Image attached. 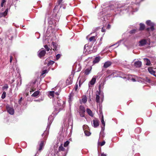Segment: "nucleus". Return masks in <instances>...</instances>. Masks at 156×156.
<instances>
[{"mask_svg": "<svg viewBox=\"0 0 156 156\" xmlns=\"http://www.w3.org/2000/svg\"><path fill=\"white\" fill-rule=\"evenodd\" d=\"M146 23L148 26L151 27L150 28L148 27L145 29L148 32H149L151 31H153L155 29L154 28V26L155 24L154 23L152 22L151 20H148L147 21Z\"/></svg>", "mask_w": 156, "mask_h": 156, "instance_id": "1", "label": "nucleus"}, {"mask_svg": "<svg viewBox=\"0 0 156 156\" xmlns=\"http://www.w3.org/2000/svg\"><path fill=\"white\" fill-rule=\"evenodd\" d=\"M122 74V73L121 72L115 71L109 75L108 77L110 78H114L115 77H117L119 76Z\"/></svg>", "mask_w": 156, "mask_h": 156, "instance_id": "2", "label": "nucleus"}, {"mask_svg": "<svg viewBox=\"0 0 156 156\" xmlns=\"http://www.w3.org/2000/svg\"><path fill=\"white\" fill-rule=\"evenodd\" d=\"M86 110L84 107L81 105L79 107V113L81 117H84L85 116V113Z\"/></svg>", "mask_w": 156, "mask_h": 156, "instance_id": "3", "label": "nucleus"}, {"mask_svg": "<svg viewBox=\"0 0 156 156\" xmlns=\"http://www.w3.org/2000/svg\"><path fill=\"white\" fill-rule=\"evenodd\" d=\"M6 108L7 112L11 115H13L14 113V109L13 108L10 107L9 105H7Z\"/></svg>", "mask_w": 156, "mask_h": 156, "instance_id": "4", "label": "nucleus"}, {"mask_svg": "<svg viewBox=\"0 0 156 156\" xmlns=\"http://www.w3.org/2000/svg\"><path fill=\"white\" fill-rule=\"evenodd\" d=\"M46 54V51L45 50H40L38 51V56L40 58L44 56Z\"/></svg>", "mask_w": 156, "mask_h": 156, "instance_id": "5", "label": "nucleus"}, {"mask_svg": "<svg viewBox=\"0 0 156 156\" xmlns=\"http://www.w3.org/2000/svg\"><path fill=\"white\" fill-rule=\"evenodd\" d=\"M99 92H98V91H97V92H98V94H96V102L97 103H99L100 102V96H99V95H100V90H101V88H100V86H99Z\"/></svg>", "mask_w": 156, "mask_h": 156, "instance_id": "6", "label": "nucleus"}, {"mask_svg": "<svg viewBox=\"0 0 156 156\" xmlns=\"http://www.w3.org/2000/svg\"><path fill=\"white\" fill-rule=\"evenodd\" d=\"M99 120L97 119H95L93 120V123L94 127H97L99 125Z\"/></svg>", "mask_w": 156, "mask_h": 156, "instance_id": "7", "label": "nucleus"}, {"mask_svg": "<svg viewBox=\"0 0 156 156\" xmlns=\"http://www.w3.org/2000/svg\"><path fill=\"white\" fill-rule=\"evenodd\" d=\"M147 41L145 39H142L139 41V46H142L146 44Z\"/></svg>", "mask_w": 156, "mask_h": 156, "instance_id": "8", "label": "nucleus"}, {"mask_svg": "<svg viewBox=\"0 0 156 156\" xmlns=\"http://www.w3.org/2000/svg\"><path fill=\"white\" fill-rule=\"evenodd\" d=\"M134 66L137 68H139L141 66L142 63L141 61H138L135 62Z\"/></svg>", "mask_w": 156, "mask_h": 156, "instance_id": "9", "label": "nucleus"}, {"mask_svg": "<svg viewBox=\"0 0 156 156\" xmlns=\"http://www.w3.org/2000/svg\"><path fill=\"white\" fill-rule=\"evenodd\" d=\"M111 64L112 63L110 62H106L105 63L103 66V67L105 68H107L110 66L111 65Z\"/></svg>", "mask_w": 156, "mask_h": 156, "instance_id": "10", "label": "nucleus"}, {"mask_svg": "<svg viewBox=\"0 0 156 156\" xmlns=\"http://www.w3.org/2000/svg\"><path fill=\"white\" fill-rule=\"evenodd\" d=\"M92 68L90 67L88 68H87L85 69L84 71V74L86 75H88L90 73Z\"/></svg>", "mask_w": 156, "mask_h": 156, "instance_id": "11", "label": "nucleus"}, {"mask_svg": "<svg viewBox=\"0 0 156 156\" xmlns=\"http://www.w3.org/2000/svg\"><path fill=\"white\" fill-rule=\"evenodd\" d=\"M96 81V78L94 77H93L91 80L89 82V84H90V85H94Z\"/></svg>", "mask_w": 156, "mask_h": 156, "instance_id": "12", "label": "nucleus"}, {"mask_svg": "<svg viewBox=\"0 0 156 156\" xmlns=\"http://www.w3.org/2000/svg\"><path fill=\"white\" fill-rule=\"evenodd\" d=\"M145 28V25L142 23H140V28L139 29V30L140 31H142L144 30Z\"/></svg>", "mask_w": 156, "mask_h": 156, "instance_id": "13", "label": "nucleus"}, {"mask_svg": "<svg viewBox=\"0 0 156 156\" xmlns=\"http://www.w3.org/2000/svg\"><path fill=\"white\" fill-rule=\"evenodd\" d=\"M86 112L91 117H93L94 115L91 110L89 108H87L86 109Z\"/></svg>", "mask_w": 156, "mask_h": 156, "instance_id": "14", "label": "nucleus"}, {"mask_svg": "<svg viewBox=\"0 0 156 156\" xmlns=\"http://www.w3.org/2000/svg\"><path fill=\"white\" fill-rule=\"evenodd\" d=\"M100 60V57H96L93 61V64H95L98 63Z\"/></svg>", "mask_w": 156, "mask_h": 156, "instance_id": "15", "label": "nucleus"}, {"mask_svg": "<svg viewBox=\"0 0 156 156\" xmlns=\"http://www.w3.org/2000/svg\"><path fill=\"white\" fill-rule=\"evenodd\" d=\"M52 44L53 46V50L54 51H57V44L55 42L53 41L52 42Z\"/></svg>", "mask_w": 156, "mask_h": 156, "instance_id": "16", "label": "nucleus"}, {"mask_svg": "<svg viewBox=\"0 0 156 156\" xmlns=\"http://www.w3.org/2000/svg\"><path fill=\"white\" fill-rule=\"evenodd\" d=\"M40 91L39 90H38L36 91H35L34 93L31 95L32 97H36L38 96L40 94Z\"/></svg>", "mask_w": 156, "mask_h": 156, "instance_id": "17", "label": "nucleus"}, {"mask_svg": "<svg viewBox=\"0 0 156 156\" xmlns=\"http://www.w3.org/2000/svg\"><path fill=\"white\" fill-rule=\"evenodd\" d=\"M148 71L151 74L154 75V74L155 71H154L152 67H150L148 68Z\"/></svg>", "mask_w": 156, "mask_h": 156, "instance_id": "18", "label": "nucleus"}, {"mask_svg": "<svg viewBox=\"0 0 156 156\" xmlns=\"http://www.w3.org/2000/svg\"><path fill=\"white\" fill-rule=\"evenodd\" d=\"M44 146V142L43 141H41L40 145L39 148L38 149V151H41L42 150L43 147Z\"/></svg>", "mask_w": 156, "mask_h": 156, "instance_id": "19", "label": "nucleus"}, {"mask_svg": "<svg viewBox=\"0 0 156 156\" xmlns=\"http://www.w3.org/2000/svg\"><path fill=\"white\" fill-rule=\"evenodd\" d=\"M82 101L83 103H85L87 101V98L86 95H83L82 97Z\"/></svg>", "mask_w": 156, "mask_h": 156, "instance_id": "20", "label": "nucleus"}, {"mask_svg": "<svg viewBox=\"0 0 156 156\" xmlns=\"http://www.w3.org/2000/svg\"><path fill=\"white\" fill-rule=\"evenodd\" d=\"M96 41V36H92L89 39V41L90 42L93 41V42H95Z\"/></svg>", "mask_w": 156, "mask_h": 156, "instance_id": "21", "label": "nucleus"}, {"mask_svg": "<svg viewBox=\"0 0 156 156\" xmlns=\"http://www.w3.org/2000/svg\"><path fill=\"white\" fill-rule=\"evenodd\" d=\"M144 60L147 62L146 65L147 66H149L151 64V62L147 58H144Z\"/></svg>", "mask_w": 156, "mask_h": 156, "instance_id": "22", "label": "nucleus"}, {"mask_svg": "<svg viewBox=\"0 0 156 156\" xmlns=\"http://www.w3.org/2000/svg\"><path fill=\"white\" fill-rule=\"evenodd\" d=\"M65 148L63 147L62 144L59 147L58 150L59 151H65Z\"/></svg>", "mask_w": 156, "mask_h": 156, "instance_id": "23", "label": "nucleus"}, {"mask_svg": "<svg viewBox=\"0 0 156 156\" xmlns=\"http://www.w3.org/2000/svg\"><path fill=\"white\" fill-rule=\"evenodd\" d=\"M84 133L86 136H89L91 134V133L88 130H85Z\"/></svg>", "mask_w": 156, "mask_h": 156, "instance_id": "24", "label": "nucleus"}, {"mask_svg": "<svg viewBox=\"0 0 156 156\" xmlns=\"http://www.w3.org/2000/svg\"><path fill=\"white\" fill-rule=\"evenodd\" d=\"M55 63V62L54 61H52L51 60L47 64V66H50L52 65Z\"/></svg>", "mask_w": 156, "mask_h": 156, "instance_id": "25", "label": "nucleus"}, {"mask_svg": "<svg viewBox=\"0 0 156 156\" xmlns=\"http://www.w3.org/2000/svg\"><path fill=\"white\" fill-rule=\"evenodd\" d=\"M9 87V86L7 84H5L4 86L2 87V89L3 90L5 89L7 90Z\"/></svg>", "mask_w": 156, "mask_h": 156, "instance_id": "26", "label": "nucleus"}, {"mask_svg": "<svg viewBox=\"0 0 156 156\" xmlns=\"http://www.w3.org/2000/svg\"><path fill=\"white\" fill-rule=\"evenodd\" d=\"M101 122L102 124L103 125L104 127L105 126V123L104 121V117L103 116L101 118Z\"/></svg>", "mask_w": 156, "mask_h": 156, "instance_id": "27", "label": "nucleus"}, {"mask_svg": "<svg viewBox=\"0 0 156 156\" xmlns=\"http://www.w3.org/2000/svg\"><path fill=\"white\" fill-rule=\"evenodd\" d=\"M6 92L5 91L3 92L2 96L1 98L2 99H4L6 97Z\"/></svg>", "mask_w": 156, "mask_h": 156, "instance_id": "28", "label": "nucleus"}, {"mask_svg": "<svg viewBox=\"0 0 156 156\" xmlns=\"http://www.w3.org/2000/svg\"><path fill=\"white\" fill-rule=\"evenodd\" d=\"M69 144V141H66L65 142L64 144V146L65 147H67Z\"/></svg>", "mask_w": 156, "mask_h": 156, "instance_id": "29", "label": "nucleus"}, {"mask_svg": "<svg viewBox=\"0 0 156 156\" xmlns=\"http://www.w3.org/2000/svg\"><path fill=\"white\" fill-rule=\"evenodd\" d=\"M72 82L73 81L71 80H69L67 79L66 81V83L68 85L71 84L72 83Z\"/></svg>", "mask_w": 156, "mask_h": 156, "instance_id": "30", "label": "nucleus"}, {"mask_svg": "<svg viewBox=\"0 0 156 156\" xmlns=\"http://www.w3.org/2000/svg\"><path fill=\"white\" fill-rule=\"evenodd\" d=\"M55 92L54 91H50L49 93V95L51 96L52 97H53L54 96V94Z\"/></svg>", "mask_w": 156, "mask_h": 156, "instance_id": "31", "label": "nucleus"}, {"mask_svg": "<svg viewBox=\"0 0 156 156\" xmlns=\"http://www.w3.org/2000/svg\"><path fill=\"white\" fill-rule=\"evenodd\" d=\"M78 88V84L77 83H76L75 85V87L74 88V90L76 91H78L77 90Z\"/></svg>", "mask_w": 156, "mask_h": 156, "instance_id": "32", "label": "nucleus"}, {"mask_svg": "<svg viewBox=\"0 0 156 156\" xmlns=\"http://www.w3.org/2000/svg\"><path fill=\"white\" fill-rule=\"evenodd\" d=\"M136 30L135 29L129 31V33L130 34H133L135 33Z\"/></svg>", "mask_w": 156, "mask_h": 156, "instance_id": "33", "label": "nucleus"}, {"mask_svg": "<svg viewBox=\"0 0 156 156\" xmlns=\"http://www.w3.org/2000/svg\"><path fill=\"white\" fill-rule=\"evenodd\" d=\"M44 47L46 49V50L47 51H49L50 50V48L48 47V45H45L44 46Z\"/></svg>", "mask_w": 156, "mask_h": 156, "instance_id": "34", "label": "nucleus"}, {"mask_svg": "<svg viewBox=\"0 0 156 156\" xmlns=\"http://www.w3.org/2000/svg\"><path fill=\"white\" fill-rule=\"evenodd\" d=\"M6 0H2L1 3V6L2 7H3L4 5V3L6 2Z\"/></svg>", "mask_w": 156, "mask_h": 156, "instance_id": "35", "label": "nucleus"}, {"mask_svg": "<svg viewBox=\"0 0 156 156\" xmlns=\"http://www.w3.org/2000/svg\"><path fill=\"white\" fill-rule=\"evenodd\" d=\"M48 72V71L46 69L43 70L42 72V73H41V75H43L44 74H45V73H47Z\"/></svg>", "mask_w": 156, "mask_h": 156, "instance_id": "36", "label": "nucleus"}, {"mask_svg": "<svg viewBox=\"0 0 156 156\" xmlns=\"http://www.w3.org/2000/svg\"><path fill=\"white\" fill-rule=\"evenodd\" d=\"M5 16L3 12H0V18L5 17Z\"/></svg>", "mask_w": 156, "mask_h": 156, "instance_id": "37", "label": "nucleus"}, {"mask_svg": "<svg viewBox=\"0 0 156 156\" xmlns=\"http://www.w3.org/2000/svg\"><path fill=\"white\" fill-rule=\"evenodd\" d=\"M61 55L60 54H58L56 55V58L57 60H58L60 57Z\"/></svg>", "mask_w": 156, "mask_h": 156, "instance_id": "38", "label": "nucleus"}, {"mask_svg": "<svg viewBox=\"0 0 156 156\" xmlns=\"http://www.w3.org/2000/svg\"><path fill=\"white\" fill-rule=\"evenodd\" d=\"M8 12V9H6L5 10V11L4 12H3V13L5 14V15L6 16L7 15Z\"/></svg>", "mask_w": 156, "mask_h": 156, "instance_id": "39", "label": "nucleus"}, {"mask_svg": "<svg viewBox=\"0 0 156 156\" xmlns=\"http://www.w3.org/2000/svg\"><path fill=\"white\" fill-rule=\"evenodd\" d=\"M129 78L133 82L136 81V80L134 78L132 77L131 78L130 77H129Z\"/></svg>", "mask_w": 156, "mask_h": 156, "instance_id": "40", "label": "nucleus"}, {"mask_svg": "<svg viewBox=\"0 0 156 156\" xmlns=\"http://www.w3.org/2000/svg\"><path fill=\"white\" fill-rule=\"evenodd\" d=\"M105 141H103L101 143L100 145L101 146H103L105 144Z\"/></svg>", "mask_w": 156, "mask_h": 156, "instance_id": "41", "label": "nucleus"}, {"mask_svg": "<svg viewBox=\"0 0 156 156\" xmlns=\"http://www.w3.org/2000/svg\"><path fill=\"white\" fill-rule=\"evenodd\" d=\"M62 0H58V4L59 5L62 3Z\"/></svg>", "mask_w": 156, "mask_h": 156, "instance_id": "42", "label": "nucleus"}, {"mask_svg": "<svg viewBox=\"0 0 156 156\" xmlns=\"http://www.w3.org/2000/svg\"><path fill=\"white\" fill-rule=\"evenodd\" d=\"M13 58V57L12 56H10V63L12 62Z\"/></svg>", "mask_w": 156, "mask_h": 156, "instance_id": "43", "label": "nucleus"}, {"mask_svg": "<svg viewBox=\"0 0 156 156\" xmlns=\"http://www.w3.org/2000/svg\"><path fill=\"white\" fill-rule=\"evenodd\" d=\"M111 27V25L108 24V25L107 26V27L106 28L108 29H109Z\"/></svg>", "mask_w": 156, "mask_h": 156, "instance_id": "44", "label": "nucleus"}, {"mask_svg": "<svg viewBox=\"0 0 156 156\" xmlns=\"http://www.w3.org/2000/svg\"><path fill=\"white\" fill-rule=\"evenodd\" d=\"M101 31L103 32H105V30L104 28V27H103L101 29Z\"/></svg>", "mask_w": 156, "mask_h": 156, "instance_id": "45", "label": "nucleus"}, {"mask_svg": "<svg viewBox=\"0 0 156 156\" xmlns=\"http://www.w3.org/2000/svg\"><path fill=\"white\" fill-rule=\"evenodd\" d=\"M22 97H21L20 99H19V103H20L21 101L22 100Z\"/></svg>", "mask_w": 156, "mask_h": 156, "instance_id": "46", "label": "nucleus"}, {"mask_svg": "<svg viewBox=\"0 0 156 156\" xmlns=\"http://www.w3.org/2000/svg\"><path fill=\"white\" fill-rule=\"evenodd\" d=\"M101 156H106V155L104 153H102L101 154Z\"/></svg>", "mask_w": 156, "mask_h": 156, "instance_id": "47", "label": "nucleus"}, {"mask_svg": "<svg viewBox=\"0 0 156 156\" xmlns=\"http://www.w3.org/2000/svg\"><path fill=\"white\" fill-rule=\"evenodd\" d=\"M55 94L57 96H58L59 94V93L58 92H56Z\"/></svg>", "mask_w": 156, "mask_h": 156, "instance_id": "48", "label": "nucleus"}, {"mask_svg": "<svg viewBox=\"0 0 156 156\" xmlns=\"http://www.w3.org/2000/svg\"><path fill=\"white\" fill-rule=\"evenodd\" d=\"M35 90V89H31V90H30V92H33Z\"/></svg>", "mask_w": 156, "mask_h": 156, "instance_id": "49", "label": "nucleus"}, {"mask_svg": "<svg viewBox=\"0 0 156 156\" xmlns=\"http://www.w3.org/2000/svg\"><path fill=\"white\" fill-rule=\"evenodd\" d=\"M58 6H57V5L55 6L54 9V10L55 9H56V7H57Z\"/></svg>", "mask_w": 156, "mask_h": 156, "instance_id": "50", "label": "nucleus"}, {"mask_svg": "<svg viewBox=\"0 0 156 156\" xmlns=\"http://www.w3.org/2000/svg\"><path fill=\"white\" fill-rule=\"evenodd\" d=\"M153 60L154 61H155L156 60V58H153Z\"/></svg>", "mask_w": 156, "mask_h": 156, "instance_id": "51", "label": "nucleus"}, {"mask_svg": "<svg viewBox=\"0 0 156 156\" xmlns=\"http://www.w3.org/2000/svg\"><path fill=\"white\" fill-rule=\"evenodd\" d=\"M67 152L65 154V156H66V154H67Z\"/></svg>", "mask_w": 156, "mask_h": 156, "instance_id": "52", "label": "nucleus"}, {"mask_svg": "<svg viewBox=\"0 0 156 156\" xmlns=\"http://www.w3.org/2000/svg\"><path fill=\"white\" fill-rule=\"evenodd\" d=\"M47 64V62H44V64L45 65H46V64Z\"/></svg>", "mask_w": 156, "mask_h": 156, "instance_id": "53", "label": "nucleus"}, {"mask_svg": "<svg viewBox=\"0 0 156 156\" xmlns=\"http://www.w3.org/2000/svg\"><path fill=\"white\" fill-rule=\"evenodd\" d=\"M153 75L156 77V74H154Z\"/></svg>", "mask_w": 156, "mask_h": 156, "instance_id": "54", "label": "nucleus"}, {"mask_svg": "<svg viewBox=\"0 0 156 156\" xmlns=\"http://www.w3.org/2000/svg\"><path fill=\"white\" fill-rule=\"evenodd\" d=\"M43 135H44V133H43L42 134V136H43Z\"/></svg>", "mask_w": 156, "mask_h": 156, "instance_id": "55", "label": "nucleus"}, {"mask_svg": "<svg viewBox=\"0 0 156 156\" xmlns=\"http://www.w3.org/2000/svg\"><path fill=\"white\" fill-rule=\"evenodd\" d=\"M141 0L142 1H143L144 0Z\"/></svg>", "mask_w": 156, "mask_h": 156, "instance_id": "56", "label": "nucleus"}]
</instances>
